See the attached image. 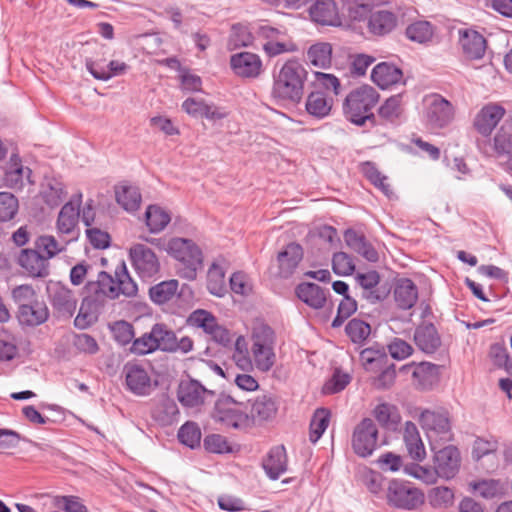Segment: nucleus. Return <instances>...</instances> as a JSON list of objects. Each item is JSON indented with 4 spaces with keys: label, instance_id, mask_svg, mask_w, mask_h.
Returning a JSON list of instances; mask_svg holds the SVG:
<instances>
[{
    "label": "nucleus",
    "instance_id": "obj_1",
    "mask_svg": "<svg viewBox=\"0 0 512 512\" xmlns=\"http://www.w3.org/2000/svg\"><path fill=\"white\" fill-rule=\"evenodd\" d=\"M84 289L92 301L100 304L108 299L115 300L121 295L133 298L138 294L137 283L131 277L124 261L116 266L114 276L106 271H100L97 279L87 282Z\"/></svg>",
    "mask_w": 512,
    "mask_h": 512
},
{
    "label": "nucleus",
    "instance_id": "obj_2",
    "mask_svg": "<svg viewBox=\"0 0 512 512\" xmlns=\"http://www.w3.org/2000/svg\"><path fill=\"white\" fill-rule=\"evenodd\" d=\"M379 93L369 85H362L352 90L343 103V113L348 121L363 126L367 122L377 126L378 120L372 109L379 101Z\"/></svg>",
    "mask_w": 512,
    "mask_h": 512
},
{
    "label": "nucleus",
    "instance_id": "obj_3",
    "mask_svg": "<svg viewBox=\"0 0 512 512\" xmlns=\"http://www.w3.org/2000/svg\"><path fill=\"white\" fill-rule=\"evenodd\" d=\"M167 253L176 261L175 269L179 277L188 281L197 278L203 267V254L191 239L172 238L167 243Z\"/></svg>",
    "mask_w": 512,
    "mask_h": 512
},
{
    "label": "nucleus",
    "instance_id": "obj_4",
    "mask_svg": "<svg viewBox=\"0 0 512 512\" xmlns=\"http://www.w3.org/2000/svg\"><path fill=\"white\" fill-rule=\"evenodd\" d=\"M419 423L424 430L431 450L437 446L453 440L450 414L446 410L425 409L419 416Z\"/></svg>",
    "mask_w": 512,
    "mask_h": 512
},
{
    "label": "nucleus",
    "instance_id": "obj_5",
    "mask_svg": "<svg viewBox=\"0 0 512 512\" xmlns=\"http://www.w3.org/2000/svg\"><path fill=\"white\" fill-rule=\"evenodd\" d=\"M385 498L390 507L405 511L417 510L425 501L421 489L400 479H392L388 482Z\"/></svg>",
    "mask_w": 512,
    "mask_h": 512
},
{
    "label": "nucleus",
    "instance_id": "obj_6",
    "mask_svg": "<svg viewBox=\"0 0 512 512\" xmlns=\"http://www.w3.org/2000/svg\"><path fill=\"white\" fill-rule=\"evenodd\" d=\"M212 418L227 428L243 429L250 425V417L243 403L229 395H220L214 404Z\"/></svg>",
    "mask_w": 512,
    "mask_h": 512
},
{
    "label": "nucleus",
    "instance_id": "obj_7",
    "mask_svg": "<svg viewBox=\"0 0 512 512\" xmlns=\"http://www.w3.org/2000/svg\"><path fill=\"white\" fill-rule=\"evenodd\" d=\"M351 445L354 453L362 458L373 454L378 447V428L371 418H364L352 433Z\"/></svg>",
    "mask_w": 512,
    "mask_h": 512
},
{
    "label": "nucleus",
    "instance_id": "obj_8",
    "mask_svg": "<svg viewBox=\"0 0 512 512\" xmlns=\"http://www.w3.org/2000/svg\"><path fill=\"white\" fill-rule=\"evenodd\" d=\"M400 374L409 376L412 385L421 391H427L438 383L440 366L431 362H411L399 369Z\"/></svg>",
    "mask_w": 512,
    "mask_h": 512
},
{
    "label": "nucleus",
    "instance_id": "obj_9",
    "mask_svg": "<svg viewBox=\"0 0 512 512\" xmlns=\"http://www.w3.org/2000/svg\"><path fill=\"white\" fill-rule=\"evenodd\" d=\"M132 265L143 280L155 277L160 271V261L155 252L144 244H135L129 250Z\"/></svg>",
    "mask_w": 512,
    "mask_h": 512
},
{
    "label": "nucleus",
    "instance_id": "obj_10",
    "mask_svg": "<svg viewBox=\"0 0 512 512\" xmlns=\"http://www.w3.org/2000/svg\"><path fill=\"white\" fill-rule=\"evenodd\" d=\"M433 463L438 477L450 480L459 472L461 464L460 452L453 445L445 446L439 450L435 449Z\"/></svg>",
    "mask_w": 512,
    "mask_h": 512
},
{
    "label": "nucleus",
    "instance_id": "obj_11",
    "mask_svg": "<svg viewBox=\"0 0 512 512\" xmlns=\"http://www.w3.org/2000/svg\"><path fill=\"white\" fill-rule=\"evenodd\" d=\"M34 248H22L16 257V263L33 278H46L50 274V264Z\"/></svg>",
    "mask_w": 512,
    "mask_h": 512
},
{
    "label": "nucleus",
    "instance_id": "obj_12",
    "mask_svg": "<svg viewBox=\"0 0 512 512\" xmlns=\"http://www.w3.org/2000/svg\"><path fill=\"white\" fill-rule=\"evenodd\" d=\"M426 116L435 127H445L454 117L452 104L439 94H433L426 99Z\"/></svg>",
    "mask_w": 512,
    "mask_h": 512
},
{
    "label": "nucleus",
    "instance_id": "obj_13",
    "mask_svg": "<svg viewBox=\"0 0 512 512\" xmlns=\"http://www.w3.org/2000/svg\"><path fill=\"white\" fill-rule=\"evenodd\" d=\"M505 113L506 111L501 105L495 103L486 104L476 114L473 127L482 136H490Z\"/></svg>",
    "mask_w": 512,
    "mask_h": 512
},
{
    "label": "nucleus",
    "instance_id": "obj_14",
    "mask_svg": "<svg viewBox=\"0 0 512 512\" xmlns=\"http://www.w3.org/2000/svg\"><path fill=\"white\" fill-rule=\"evenodd\" d=\"M123 373L128 390L132 393L144 396L151 390V378L144 367L137 363L127 362L124 365Z\"/></svg>",
    "mask_w": 512,
    "mask_h": 512
},
{
    "label": "nucleus",
    "instance_id": "obj_15",
    "mask_svg": "<svg viewBox=\"0 0 512 512\" xmlns=\"http://www.w3.org/2000/svg\"><path fill=\"white\" fill-rule=\"evenodd\" d=\"M78 221L79 204H74L72 201L64 204L56 221V230L59 237H65L67 240H71V242L76 240Z\"/></svg>",
    "mask_w": 512,
    "mask_h": 512
},
{
    "label": "nucleus",
    "instance_id": "obj_16",
    "mask_svg": "<svg viewBox=\"0 0 512 512\" xmlns=\"http://www.w3.org/2000/svg\"><path fill=\"white\" fill-rule=\"evenodd\" d=\"M48 291L52 307L58 316L72 317L77 306V300L73 292L59 283L52 285Z\"/></svg>",
    "mask_w": 512,
    "mask_h": 512
},
{
    "label": "nucleus",
    "instance_id": "obj_17",
    "mask_svg": "<svg viewBox=\"0 0 512 512\" xmlns=\"http://www.w3.org/2000/svg\"><path fill=\"white\" fill-rule=\"evenodd\" d=\"M414 342L425 354L435 353L442 345L441 336L433 323L422 322L414 331Z\"/></svg>",
    "mask_w": 512,
    "mask_h": 512
},
{
    "label": "nucleus",
    "instance_id": "obj_18",
    "mask_svg": "<svg viewBox=\"0 0 512 512\" xmlns=\"http://www.w3.org/2000/svg\"><path fill=\"white\" fill-rule=\"evenodd\" d=\"M299 300L312 309L320 310L326 307L330 292L312 282H302L295 288Z\"/></svg>",
    "mask_w": 512,
    "mask_h": 512
},
{
    "label": "nucleus",
    "instance_id": "obj_19",
    "mask_svg": "<svg viewBox=\"0 0 512 512\" xmlns=\"http://www.w3.org/2000/svg\"><path fill=\"white\" fill-rule=\"evenodd\" d=\"M401 435L409 457L415 462L425 460L427 453L417 425L406 421Z\"/></svg>",
    "mask_w": 512,
    "mask_h": 512
},
{
    "label": "nucleus",
    "instance_id": "obj_20",
    "mask_svg": "<svg viewBox=\"0 0 512 512\" xmlns=\"http://www.w3.org/2000/svg\"><path fill=\"white\" fill-rule=\"evenodd\" d=\"M213 394L196 380H183L180 382L177 398L185 407H197L204 403L205 395Z\"/></svg>",
    "mask_w": 512,
    "mask_h": 512
},
{
    "label": "nucleus",
    "instance_id": "obj_21",
    "mask_svg": "<svg viewBox=\"0 0 512 512\" xmlns=\"http://www.w3.org/2000/svg\"><path fill=\"white\" fill-rule=\"evenodd\" d=\"M311 20L322 26H338L341 20L334 0H317L310 8Z\"/></svg>",
    "mask_w": 512,
    "mask_h": 512
},
{
    "label": "nucleus",
    "instance_id": "obj_22",
    "mask_svg": "<svg viewBox=\"0 0 512 512\" xmlns=\"http://www.w3.org/2000/svg\"><path fill=\"white\" fill-rule=\"evenodd\" d=\"M459 44L466 58L481 59L486 51V39L477 31L465 29L459 31Z\"/></svg>",
    "mask_w": 512,
    "mask_h": 512
},
{
    "label": "nucleus",
    "instance_id": "obj_23",
    "mask_svg": "<svg viewBox=\"0 0 512 512\" xmlns=\"http://www.w3.org/2000/svg\"><path fill=\"white\" fill-rule=\"evenodd\" d=\"M230 64L235 74L245 78L257 77L262 67L259 56L250 52L232 55Z\"/></svg>",
    "mask_w": 512,
    "mask_h": 512
},
{
    "label": "nucleus",
    "instance_id": "obj_24",
    "mask_svg": "<svg viewBox=\"0 0 512 512\" xmlns=\"http://www.w3.org/2000/svg\"><path fill=\"white\" fill-rule=\"evenodd\" d=\"M334 105L333 97L321 90L312 91L305 101L306 112L315 119H324L330 115Z\"/></svg>",
    "mask_w": 512,
    "mask_h": 512
},
{
    "label": "nucleus",
    "instance_id": "obj_25",
    "mask_svg": "<svg viewBox=\"0 0 512 512\" xmlns=\"http://www.w3.org/2000/svg\"><path fill=\"white\" fill-rule=\"evenodd\" d=\"M182 109L193 117L206 118L208 120H220L227 116L214 104H208L204 99L190 97L182 103Z\"/></svg>",
    "mask_w": 512,
    "mask_h": 512
},
{
    "label": "nucleus",
    "instance_id": "obj_26",
    "mask_svg": "<svg viewBox=\"0 0 512 512\" xmlns=\"http://www.w3.org/2000/svg\"><path fill=\"white\" fill-rule=\"evenodd\" d=\"M344 241L346 245L360 254L369 262H377L379 254L372 244L366 239L365 235L354 229H347L344 232Z\"/></svg>",
    "mask_w": 512,
    "mask_h": 512
},
{
    "label": "nucleus",
    "instance_id": "obj_27",
    "mask_svg": "<svg viewBox=\"0 0 512 512\" xmlns=\"http://www.w3.org/2000/svg\"><path fill=\"white\" fill-rule=\"evenodd\" d=\"M16 317L22 326L36 327L45 323L49 318V309L43 300L34 301L33 304L28 305L17 311Z\"/></svg>",
    "mask_w": 512,
    "mask_h": 512
},
{
    "label": "nucleus",
    "instance_id": "obj_28",
    "mask_svg": "<svg viewBox=\"0 0 512 512\" xmlns=\"http://www.w3.org/2000/svg\"><path fill=\"white\" fill-rule=\"evenodd\" d=\"M355 280L362 288L361 296L368 302L374 304L385 298L384 293L380 292L378 285L380 283V275L375 270H370L365 273H358Z\"/></svg>",
    "mask_w": 512,
    "mask_h": 512
},
{
    "label": "nucleus",
    "instance_id": "obj_29",
    "mask_svg": "<svg viewBox=\"0 0 512 512\" xmlns=\"http://www.w3.org/2000/svg\"><path fill=\"white\" fill-rule=\"evenodd\" d=\"M70 243L71 240H67L65 237L56 239L53 235L43 234L35 239L34 249L41 252L40 255L49 262L50 259L66 251Z\"/></svg>",
    "mask_w": 512,
    "mask_h": 512
},
{
    "label": "nucleus",
    "instance_id": "obj_30",
    "mask_svg": "<svg viewBox=\"0 0 512 512\" xmlns=\"http://www.w3.org/2000/svg\"><path fill=\"white\" fill-rule=\"evenodd\" d=\"M371 78L372 81L381 89H386L401 82L403 72L394 64L382 62L373 68Z\"/></svg>",
    "mask_w": 512,
    "mask_h": 512
},
{
    "label": "nucleus",
    "instance_id": "obj_31",
    "mask_svg": "<svg viewBox=\"0 0 512 512\" xmlns=\"http://www.w3.org/2000/svg\"><path fill=\"white\" fill-rule=\"evenodd\" d=\"M394 299L398 308L411 309L418 299L417 286L408 278L400 279L394 288Z\"/></svg>",
    "mask_w": 512,
    "mask_h": 512
},
{
    "label": "nucleus",
    "instance_id": "obj_32",
    "mask_svg": "<svg viewBox=\"0 0 512 512\" xmlns=\"http://www.w3.org/2000/svg\"><path fill=\"white\" fill-rule=\"evenodd\" d=\"M287 455L284 445L273 447L262 462L266 474L273 480L286 471Z\"/></svg>",
    "mask_w": 512,
    "mask_h": 512
},
{
    "label": "nucleus",
    "instance_id": "obj_33",
    "mask_svg": "<svg viewBox=\"0 0 512 512\" xmlns=\"http://www.w3.org/2000/svg\"><path fill=\"white\" fill-rule=\"evenodd\" d=\"M372 413L379 425L386 430L396 431L401 422L398 407L391 403L378 404Z\"/></svg>",
    "mask_w": 512,
    "mask_h": 512
},
{
    "label": "nucleus",
    "instance_id": "obj_34",
    "mask_svg": "<svg viewBox=\"0 0 512 512\" xmlns=\"http://www.w3.org/2000/svg\"><path fill=\"white\" fill-rule=\"evenodd\" d=\"M151 416L159 425L170 426L178 421L179 409L174 400L166 397L154 406Z\"/></svg>",
    "mask_w": 512,
    "mask_h": 512
},
{
    "label": "nucleus",
    "instance_id": "obj_35",
    "mask_svg": "<svg viewBox=\"0 0 512 512\" xmlns=\"http://www.w3.org/2000/svg\"><path fill=\"white\" fill-rule=\"evenodd\" d=\"M397 24V18L394 13L387 10L373 12L368 20L369 31L378 36L390 33Z\"/></svg>",
    "mask_w": 512,
    "mask_h": 512
},
{
    "label": "nucleus",
    "instance_id": "obj_36",
    "mask_svg": "<svg viewBox=\"0 0 512 512\" xmlns=\"http://www.w3.org/2000/svg\"><path fill=\"white\" fill-rule=\"evenodd\" d=\"M360 360L367 372L378 373L391 362L386 351L382 349L366 348L360 353Z\"/></svg>",
    "mask_w": 512,
    "mask_h": 512
},
{
    "label": "nucleus",
    "instance_id": "obj_37",
    "mask_svg": "<svg viewBox=\"0 0 512 512\" xmlns=\"http://www.w3.org/2000/svg\"><path fill=\"white\" fill-rule=\"evenodd\" d=\"M402 112L401 95L397 94L389 97L378 109L376 116L378 125L396 123Z\"/></svg>",
    "mask_w": 512,
    "mask_h": 512
},
{
    "label": "nucleus",
    "instance_id": "obj_38",
    "mask_svg": "<svg viewBox=\"0 0 512 512\" xmlns=\"http://www.w3.org/2000/svg\"><path fill=\"white\" fill-rule=\"evenodd\" d=\"M115 197L117 203L126 211H136L140 207L141 193L136 186L128 184L115 186Z\"/></svg>",
    "mask_w": 512,
    "mask_h": 512
},
{
    "label": "nucleus",
    "instance_id": "obj_39",
    "mask_svg": "<svg viewBox=\"0 0 512 512\" xmlns=\"http://www.w3.org/2000/svg\"><path fill=\"white\" fill-rule=\"evenodd\" d=\"M39 196L48 207H56L61 204L65 197L64 186L54 178H47L41 185Z\"/></svg>",
    "mask_w": 512,
    "mask_h": 512
},
{
    "label": "nucleus",
    "instance_id": "obj_40",
    "mask_svg": "<svg viewBox=\"0 0 512 512\" xmlns=\"http://www.w3.org/2000/svg\"><path fill=\"white\" fill-rule=\"evenodd\" d=\"M308 72L298 63L290 61V101L299 103L304 94Z\"/></svg>",
    "mask_w": 512,
    "mask_h": 512
},
{
    "label": "nucleus",
    "instance_id": "obj_41",
    "mask_svg": "<svg viewBox=\"0 0 512 512\" xmlns=\"http://www.w3.org/2000/svg\"><path fill=\"white\" fill-rule=\"evenodd\" d=\"M309 62L319 68H329L332 62V46L330 43L319 42L312 45L307 51Z\"/></svg>",
    "mask_w": 512,
    "mask_h": 512
},
{
    "label": "nucleus",
    "instance_id": "obj_42",
    "mask_svg": "<svg viewBox=\"0 0 512 512\" xmlns=\"http://www.w3.org/2000/svg\"><path fill=\"white\" fill-rule=\"evenodd\" d=\"M179 283L175 279L162 281L149 289L152 302L161 305L169 302L177 293Z\"/></svg>",
    "mask_w": 512,
    "mask_h": 512
},
{
    "label": "nucleus",
    "instance_id": "obj_43",
    "mask_svg": "<svg viewBox=\"0 0 512 512\" xmlns=\"http://www.w3.org/2000/svg\"><path fill=\"white\" fill-rule=\"evenodd\" d=\"M146 225L151 233H159L171 221L170 214L158 205L148 206L145 212Z\"/></svg>",
    "mask_w": 512,
    "mask_h": 512
},
{
    "label": "nucleus",
    "instance_id": "obj_44",
    "mask_svg": "<svg viewBox=\"0 0 512 512\" xmlns=\"http://www.w3.org/2000/svg\"><path fill=\"white\" fill-rule=\"evenodd\" d=\"M268 276L272 285L277 287L282 280L288 278V248L284 247L271 262L268 269Z\"/></svg>",
    "mask_w": 512,
    "mask_h": 512
},
{
    "label": "nucleus",
    "instance_id": "obj_45",
    "mask_svg": "<svg viewBox=\"0 0 512 512\" xmlns=\"http://www.w3.org/2000/svg\"><path fill=\"white\" fill-rule=\"evenodd\" d=\"M275 401L266 395L257 397L251 406V417L254 420L265 421L276 415Z\"/></svg>",
    "mask_w": 512,
    "mask_h": 512
},
{
    "label": "nucleus",
    "instance_id": "obj_46",
    "mask_svg": "<svg viewBox=\"0 0 512 512\" xmlns=\"http://www.w3.org/2000/svg\"><path fill=\"white\" fill-rule=\"evenodd\" d=\"M207 289L217 297H223L226 292L225 272L217 263H212L207 272Z\"/></svg>",
    "mask_w": 512,
    "mask_h": 512
},
{
    "label": "nucleus",
    "instance_id": "obj_47",
    "mask_svg": "<svg viewBox=\"0 0 512 512\" xmlns=\"http://www.w3.org/2000/svg\"><path fill=\"white\" fill-rule=\"evenodd\" d=\"M151 331L158 349L166 352H175L176 335L171 329L165 324L157 323L152 327Z\"/></svg>",
    "mask_w": 512,
    "mask_h": 512
},
{
    "label": "nucleus",
    "instance_id": "obj_48",
    "mask_svg": "<svg viewBox=\"0 0 512 512\" xmlns=\"http://www.w3.org/2000/svg\"><path fill=\"white\" fill-rule=\"evenodd\" d=\"M507 124H503L493 138L492 149L497 157H512V133Z\"/></svg>",
    "mask_w": 512,
    "mask_h": 512
},
{
    "label": "nucleus",
    "instance_id": "obj_49",
    "mask_svg": "<svg viewBox=\"0 0 512 512\" xmlns=\"http://www.w3.org/2000/svg\"><path fill=\"white\" fill-rule=\"evenodd\" d=\"M177 437L182 444L194 449L200 446L202 433L196 422L187 421L180 427Z\"/></svg>",
    "mask_w": 512,
    "mask_h": 512
},
{
    "label": "nucleus",
    "instance_id": "obj_50",
    "mask_svg": "<svg viewBox=\"0 0 512 512\" xmlns=\"http://www.w3.org/2000/svg\"><path fill=\"white\" fill-rule=\"evenodd\" d=\"M11 297L17 305V311L39 300L36 290L30 284H22L14 287L11 291Z\"/></svg>",
    "mask_w": 512,
    "mask_h": 512
},
{
    "label": "nucleus",
    "instance_id": "obj_51",
    "mask_svg": "<svg viewBox=\"0 0 512 512\" xmlns=\"http://www.w3.org/2000/svg\"><path fill=\"white\" fill-rule=\"evenodd\" d=\"M330 421V412L325 408H319L314 412L310 422V441L316 443L324 431L327 429Z\"/></svg>",
    "mask_w": 512,
    "mask_h": 512
},
{
    "label": "nucleus",
    "instance_id": "obj_52",
    "mask_svg": "<svg viewBox=\"0 0 512 512\" xmlns=\"http://www.w3.org/2000/svg\"><path fill=\"white\" fill-rule=\"evenodd\" d=\"M252 353L256 366L261 371H268L274 364L273 345L253 344Z\"/></svg>",
    "mask_w": 512,
    "mask_h": 512
},
{
    "label": "nucleus",
    "instance_id": "obj_53",
    "mask_svg": "<svg viewBox=\"0 0 512 512\" xmlns=\"http://www.w3.org/2000/svg\"><path fill=\"white\" fill-rule=\"evenodd\" d=\"M434 29L428 21H416L406 28V36L415 42L425 43L433 37Z\"/></svg>",
    "mask_w": 512,
    "mask_h": 512
},
{
    "label": "nucleus",
    "instance_id": "obj_54",
    "mask_svg": "<svg viewBox=\"0 0 512 512\" xmlns=\"http://www.w3.org/2000/svg\"><path fill=\"white\" fill-rule=\"evenodd\" d=\"M345 332L353 343H363L371 333L370 325L358 318L351 319L346 327Z\"/></svg>",
    "mask_w": 512,
    "mask_h": 512
},
{
    "label": "nucleus",
    "instance_id": "obj_55",
    "mask_svg": "<svg viewBox=\"0 0 512 512\" xmlns=\"http://www.w3.org/2000/svg\"><path fill=\"white\" fill-rule=\"evenodd\" d=\"M404 473L426 484H434L439 478L434 467L421 466L419 462L405 464Z\"/></svg>",
    "mask_w": 512,
    "mask_h": 512
},
{
    "label": "nucleus",
    "instance_id": "obj_56",
    "mask_svg": "<svg viewBox=\"0 0 512 512\" xmlns=\"http://www.w3.org/2000/svg\"><path fill=\"white\" fill-rule=\"evenodd\" d=\"M428 501L434 508H447L454 502V492L445 486L435 487L429 491Z\"/></svg>",
    "mask_w": 512,
    "mask_h": 512
},
{
    "label": "nucleus",
    "instance_id": "obj_57",
    "mask_svg": "<svg viewBox=\"0 0 512 512\" xmlns=\"http://www.w3.org/2000/svg\"><path fill=\"white\" fill-rule=\"evenodd\" d=\"M350 381L351 376L348 373H345L341 369L336 368L332 377L323 385L322 393L324 395H332L341 392L346 388Z\"/></svg>",
    "mask_w": 512,
    "mask_h": 512
},
{
    "label": "nucleus",
    "instance_id": "obj_58",
    "mask_svg": "<svg viewBox=\"0 0 512 512\" xmlns=\"http://www.w3.org/2000/svg\"><path fill=\"white\" fill-rule=\"evenodd\" d=\"M274 98L286 101L288 99V61L282 64L278 73L274 72Z\"/></svg>",
    "mask_w": 512,
    "mask_h": 512
},
{
    "label": "nucleus",
    "instance_id": "obj_59",
    "mask_svg": "<svg viewBox=\"0 0 512 512\" xmlns=\"http://www.w3.org/2000/svg\"><path fill=\"white\" fill-rule=\"evenodd\" d=\"M471 489L486 499H492L498 496L502 491V486L499 480L488 479L469 484Z\"/></svg>",
    "mask_w": 512,
    "mask_h": 512
},
{
    "label": "nucleus",
    "instance_id": "obj_60",
    "mask_svg": "<svg viewBox=\"0 0 512 512\" xmlns=\"http://www.w3.org/2000/svg\"><path fill=\"white\" fill-rule=\"evenodd\" d=\"M332 270L339 276H349L355 271L353 258L345 252H336L332 257Z\"/></svg>",
    "mask_w": 512,
    "mask_h": 512
},
{
    "label": "nucleus",
    "instance_id": "obj_61",
    "mask_svg": "<svg viewBox=\"0 0 512 512\" xmlns=\"http://www.w3.org/2000/svg\"><path fill=\"white\" fill-rule=\"evenodd\" d=\"M253 39L254 37L248 27L238 23L234 24L231 28L229 45L234 49L244 47L252 44Z\"/></svg>",
    "mask_w": 512,
    "mask_h": 512
},
{
    "label": "nucleus",
    "instance_id": "obj_62",
    "mask_svg": "<svg viewBox=\"0 0 512 512\" xmlns=\"http://www.w3.org/2000/svg\"><path fill=\"white\" fill-rule=\"evenodd\" d=\"M17 211V198L11 193L0 192V221L6 222L13 219Z\"/></svg>",
    "mask_w": 512,
    "mask_h": 512
},
{
    "label": "nucleus",
    "instance_id": "obj_63",
    "mask_svg": "<svg viewBox=\"0 0 512 512\" xmlns=\"http://www.w3.org/2000/svg\"><path fill=\"white\" fill-rule=\"evenodd\" d=\"M111 331L114 340L122 346L131 343L135 336L133 325L124 320L115 322L111 326Z\"/></svg>",
    "mask_w": 512,
    "mask_h": 512
},
{
    "label": "nucleus",
    "instance_id": "obj_64",
    "mask_svg": "<svg viewBox=\"0 0 512 512\" xmlns=\"http://www.w3.org/2000/svg\"><path fill=\"white\" fill-rule=\"evenodd\" d=\"M53 505L65 512H88L87 507L80 501L77 496H55Z\"/></svg>",
    "mask_w": 512,
    "mask_h": 512
}]
</instances>
